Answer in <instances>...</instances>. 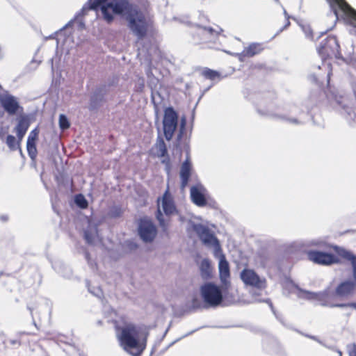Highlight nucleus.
Segmentation results:
<instances>
[{"mask_svg":"<svg viewBox=\"0 0 356 356\" xmlns=\"http://www.w3.org/2000/svg\"><path fill=\"white\" fill-rule=\"evenodd\" d=\"M100 8L104 19L108 23L113 20V14L121 15L127 22V26L138 40L147 34L148 23L144 13L127 0H88L75 18L88 10Z\"/></svg>","mask_w":356,"mask_h":356,"instance_id":"obj_1","label":"nucleus"},{"mask_svg":"<svg viewBox=\"0 0 356 356\" xmlns=\"http://www.w3.org/2000/svg\"><path fill=\"white\" fill-rule=\"evenodd\" d=\"M140 329L134 324H127L121 328L118 340L124 350L133 356H140L146 347L147 334L140 340Z\"/></svg>","mask_w":356,"mask_h":356,"instance_id":"obj_2","label":"nucleus"},{"mask_svg":"<svg viewBox=\"0 0 356 356\" xmlns=\"http://www.w3.org/2000/svg\"><path fill=\"white\" fill-rule=\"evenodd\" d=\"M337 249V253L342 258L350 261L353 267V280H346L339 284L335 289V296L347 298L353 296L356 291V256L351 252L345 249Z\"/></svg>","mask_w":356,"mask_h":356,"instance_id":"obj_3","label":"nucleus"},{"mask_svg":"<svg viewBox=\"0 0 356 356\" xmlns=\"http://www.w3.org/2000/svg\"><path fill=\"white\" fill-rule=\"evenodd\" d=\"M298 297L311 300H317L323 307H355L354 303L332 304L330 302V290L326 289L323 291L315 293L308 291L300 290Z\"/></svg>","mask_w":356,"mask_h":356,"instance_id":"obj_4","label":"nucleus"},{"mask_svg":"<svg viewBox=\"0 0 356 356\" xmlns=\"http://www.w3.org/2000/svg\"><path fill=\"white\" fill-rule=\"evenodd\" d=\"M323 60L327 58H341L340 47L336 37L330 35L323 40L317 48Z\"/></svg>","mask_w":356,"mask_h":356,"instance_id":"obj_5","label":"nucleus"},{"mask_svg":"<svg viewBox=\"0 0 356 356\" xmlns=\"http://www.w3.org/2000/svg\"><path fill=\"white\" fill-rule=\"evenodd\" d=\"M200 293L204 302L211 307H216L222 301V291L213 283H206L200 287Z\"/></svg>","mask_w":356,"mask_h":356,"instance_id":"obj_6","label":"nucleus"},{"mask_svg":"<svg viewBox=\"0 0 356 356\" xmlns=\"http://www.w3.org/2000/svg\"><path fill=\"white\" fill-rule=\"evenodd\" d=\"M192 229L196 233L204 245L207 246H213L215 248L216 253L220 250L218 240L207 226L200 223H193Z\"/></svg>","mask_w":356,"mask_h":356,"instance_id":"obj_7","label":"nucleus"},{"mask_svg":"<svg viewBox=\"0 0 356 356\" xmlns=\"http://www.w3.org/2000/svg\"><path fill=\"white\" fill-rule=\"evenodd\" d=\"M178 124V115L172 107L165 108L163 120V132L167 140H170Z\"/></svg>","mask_w":356,"mask_h":356,"instance_id":"obj_8","label":"nucleus"},{"mask_svg":"<svg viewBox=\"0 0 356 356\" xmlns=\"http://www.w3.org/2000/svg\"><path fill=\"white\" fill-rule=\"evenodd\" d=\"M222 31L220 27L213 29L197 26L195 31V40L196 42H211L215 41L218 35Z\"/></svg>","mask_w":356,"mask_h":356,"instance_id":"obj_9","label":"nucleus"},{"mask_svg":"<svg viewBox=\"0 0 356 356\" xmlns=\"http://www.w3.org/2000/svg\"><path fill=\"white\" fill-rule=\"evenodd\" d=\"M240 277L246 285L252 286L257 289L266 288V280L264 278H261L253 270H243L241 273Z\"/></svg>","mask_w":356,"mask_h":356,"instance_id":"obj_10","label":"nucleus"},{"mask_svg":"<svg viewBox=\"0 0 356 356\" xmlns=\"http://www.w3.org/2000/svg\"><path fill=\"white\" fill-rule=\"evenodd\" d=\"M157 230L152 221L141 220L138 225V234L141 239L146 242H152L156 236Z\"/></svg>","mask_w":356,"mask_h":356,"instance_id":"obj_11","label":"nucleus"},{"mask_svg":"<svg viewBox=\"0 0 356 356\" xmlns=\"http://www.w3.org/2000/svg\"><path fill=\"white\" fill-rule=\"evenodd\" d=\"M307 256L310 261L321 265H330L339 261L336 256L320 251H309Z\"/></svg>","mask_w":356,"mask_h":356,"instance_id":"obj_12","label":"nucleus"},{"mask_svg":"<svg viewBox=\"0 0 356 356\" xmlns=\"http://www.w3.org/2000/svg\"><path fill=\"white\" fill-rule=\"evenodd\" d=\"M0 102L4 110L9 115H15L19 108V104L17 99L9 94H3L0 95Z\"/></svg>","mask_w":356,"mask_h":356,"instance_id":"obj_13","label":"nucleus"},{"mask_svg":"<svg viewBox=\"0 0 356 356\" xmlns=\"http://www.w3.org/2000/svg\"><path fill=\"white\" fill-rule=\"evenodd\" d=\"M205 192V188L200 184L192 186L190 191L192 202L198 207L205 206L207 204Z\"/></svg>","mask_w":356,"mask_h":356,"instance_id":"obj_14","label":"nucleus"},{"mask_svg":"<svg viewBox=\"0 0 356 356\" xmlns=\"http://www.w3.org/2000/svg\"><path fill=\"white\" fill-rule=\"evenodd\" d=\"M161 207L164 213L167 216L173 215L177 212L176 207L168 187L161 198Z\"/></svg>","mask_w":356,"mask_h":356,"instance_id":"obj_15","label":"nucleus"},{"mask_svg":"<svg viewBox=\"0 0 356 356\" xmlns=\"http://www.w3.org/2000/svg\"><path fill=\"white\" fill-rule=\"evenodd\" d=\"M263 50L261 44L252 43L248 47L244 49L241 53L236 54L240 61H244L246 57L250 58L257 54H259Z\"/></svg>","mask_w":356,"mask_h":356,"instance_id":"obj_16","label":"nucleus"},{"mask_svg":"<svg viewBox=\"0 0 356 356\" xmlns=\"http://www.w3.org/2000/svg\"><path fill=\"white\" fill-rule=\"evenodd\" d=\"M219 274L220 278L223 284L225 286L229 283V264L226 261L224 255H222L219 261Z\"/></svg>","mask_w":356,"mask_h":356,"instance_id":"obj_17","label":"nucleus"},{"mask_svg":"<svg viewBox=\"0 0 356 356\" xmlns=\"http://www.w3.org/2000/svg\"><path fill=\"white\" fill-rule=\"evenodd\" d=\"M191 163L189 162L188 159L187 158L186 160L182 163V165L181 166V170H180L181 189H184L185 187L188 184V179L191 176Z\"/></svg>","mask_w":356,"mask_h":356,"instance_id":"obj_18","label":"nucleus"},{"mask_svg":"<svg viewBox=\"0 0 356 356\" xmlns=\"http://www.w3.org/2000/svg\"><path fill=\"white\" fill-rule=\"evenodd\" d=\"M200 275L204 280H208L212 277L213 268L208 259L202 260L200 265Z\"/></svg>","mask_w":356,"mask_h":356,"instance_id":"obj_19","label":"nucleus"},{"mask_svg":"<svg viewBox=\"0 0 356 356\" xmlns=\"http://www.w3.org/2000/svg\"><path fill=\"white\" fill-rule=\"evenodd\" d=\"M29 127V123L25 118H21L19 120L18 123L15 127L17 136L19 140H22L26 131Z\"/></svg>","mask_w":356,"mask_h":356,"instance_id":"obj_20","label":"nucleus"},{"mask_svg":"<svg viewBox=\"0 0 356 356\" xmlns=\"http://www.w3.org/2000/svg\"><path fill=\"white\" fill-rule=\"evenodd\" d=\"M35 140H27L26 142V149L29 154V156L31 159H35L37 156V149L35 145Z\"/></svg>","mask_w":356,"mask_h":356,"instance_id":"obj_21","label":"nucleus"},{"mask_svg":"<svg viewBox=\"0 0 356 356\" xmlns=\"http://www.w3.org/2000/svg\"><path fill=\"white\" fill-rule=\"evenodd\" d=\"M159 201H160V200L159 199L158 200V205H159ZM156 218L159 220V225L161 227L162 229L164 232H165L168 229V222L164 220L163 213H161V211L160 210V206H159V209H158V211H157V214H156Z\"/></svg>","mask_w":356,"mask_h":356,"instance_id":"obj_22","label":"nucleus"},{"mask_svg":"<svg viewBox=\"0 0 356 356\" xmlns=\"http://www.w3.org/2000/svg\"><path fill=\"white\" fill-rule=\"evenodd\" d=\"M74 201L76 204L81 209H86L88 205L86 199L81 194L76 195Z\"/></svg>","mask_w":356,"mask_h":356,"instance_id":"obj_23","label":"nucleus"},{"mask_svg":"<svg viewBox=\"0 0 356 356\" xmlns=\"http://www.w3.org/2000/svg\"><path fill=\"white\" fill-rule=\"evenodd\" d=\"M203 75L209 79L214 80L216 78H219L220 74L215 70H212L210 69H206L202 72Z\"/></svg>","mask_w":356,"mask_h":356,"instance_id":"obj_24","label":"nucleus"},{"mask_svg":"<svg viewBox=\"0 0 356 356\" xmlns=\"http://www.w3.org/2000/svg\"><path fill=\"white\" fill-rule=\"evenodd\" d=\"M157 154L159 156L163 157L167 153L166 145L163 140H161L156 145Z\"/></svg>","mask_w":356,"mask_h":356,"instance_id":"obj_25","label":"nucleus"},{"mask_svg":"<svg viewBox=\"0 0 356 356\" xmlns=\"http://www.w3.org/2000/svg\"><path fill=\"white\" fill-rule=\"evenodd\" d=\"M70 122L67 118V117L63 115V114H61L59 116V126H60V128L62 129V130H65V129H67L70 127Z\"/></svg>","mask_w":356,"mask_h":356,"instance_id":"obj_26","label":"nucleus"},{"mask_svg":"<svg viewBox=\"0 0 356 356\" xmlns=\"http://www.w3.org/2000/svg\"><path fill=\"white\" fill-rule=\"evenodd\" d=\"M6 144L12 150L16 149V139L12 135H8L6 138Z\"/></svg>","mask_w":356,"mask_h":356,"instance_id":"obj_27","label":"nucleus"},{"mask_svg":"<svg viewBox=\"0 0 356 356\" xmlns=\"http://www.w3.org/2000/svg\"><path fill=\"white\" fill-rule=\"evenodd\" d=\"M353 13L356 14V10L355 9H353ZM345 21L348 24L356 27V15L355 16V15H352V13H350V15H348L347 17L345 19Z\"/></svg>","mask_w":356,"mask_h":356,"instance_id":"obj_28","label":"nucleus"},{"mask_svg":"<svg viewBox=\"0 0 356 356\" xmlns=\"http://www.w3.org/2000/svg\"><path fill=\"white\" fill-rule=\"evenodd\" d=\"M84 237L88 243L92 244L94 243L95 235L91 234L88 230L84 232Z\"/></svg>","mask_w":356,"mask_h":356,"instance_id":"obj_29","label":"nucleus"},{"mask_svg":"<svg viewBox=\"0 0 356 356\" xmlns=\"http://www.w3.org/2000/svg\"><path fill=\"white\" fill-rule=\"evenodd\" d=\"M259 112L261 113L262 115H265L271 117L275 119H285V118L284 116L278 115V114H275L268 110L266 111V112H265V113H261V111L260 110H259Z\"/></svg>","mask_w":356,"mask_h":356,"instance_id":"obj_30","label":"nucleus"},{"mask_svg":"<svg viewBox=\"0 0 356 356\" xmlns=\"http://www.w3.org/2000/svg\"><path fill=\"white\" fill-rule=\"evenodd\" d=\"M39 131L37 128L32 130L28 136L27 140L36 141L38 136Z\"/></svg>","mask_w":356,"mask_h":356,"instance_id":"obj_31","label":"nucleus"},{"mask_svg":"<svg viewBox=\"0 0 356 356\" xmlns=\"http://www.w3.org/2000/svg\"><path fill=\"white\" fill-rule=\"evenodd\" d=\"M185 126H186V119L184 118H181V120L179 132L177 136L178 140H181L182 135L184 134V131L185 129Z\"/></svg>","mask_w":356,"mask_h":356,"instance_id":"obj_32","label":"nucleus"},{"mask_svg":"<svg viewBox=\"0 0 356 356\" xmlns=\"http://www.w3.org/2000/svg\"><path fill=\"white\" fill-rule=\"evenodd\" d=\"M88 285V291L92 293L94 296H97V297H100L102 294V290L97 287L96 289H95L94 290H92L90 287V286L88 285V284H87Z\"/></svg>","mask_w":356,"mask_h":356,"instance_id":"obj_33","label":"nucleus"},{"mask_svg":"<svg viewBox=\"0 0 356 356\" xmlns=\"http://www.w3.org/2000/svg\"><path fill=\"white\" fill-rule=\"evenodd\" d=\"M202 306V303L197 298H193L192 300L191 307L194 309H199Z\"/></svg>","mask_w":356,"mask_h":356,"instance_id":"obj_34","label":"nucleus"},{"mask_svg":"<svg viewBox=\"0 0 356 356\" xmlns=\"http://www.w3.org/2000/svg\"><path fill=\"white\" fill-rule=\"evenodd\" d=\"M302 30L307 38H312V31L309 26H302Z\"/></svg>","mask_w":356,"mask_h":356,"instance_id":"obj_35","label":"nucleus"},{"mask_svg":"<svg viewBox=\"0 0 356 356\" xmlns=\"http://www.w3.org/2000/svg\"><path fill=\"white\" fill-rule=\"evenodd\" d=\"M348 348H349V350H348L349 356H356V345L352 344V345L349 346Z\"/></svg>","mask_w":356,"mask_h":356,"instance_id":"obj_36","label":"nucleus"},{"mask_svg":"<svg viewBox=\"0 0 356 356\" xmlns=\"http://www.w3.org/2000/svg\"><path fill=\"white\" fill-rule=\"evenodd\" d=\"M312 245H316L318 247H321V248L325 247L327 245L326 243H325L324 242H323L321 241H312Z\"/></svg>","mask_w":356,"mask_h":356,"instance_id":"obj_37","label":"nucleus"},{"mask_svg":"<svg viewBox=\"0 0 356 356\" xmlns=\"http://www.w3.org/2000/svg\"><path fill=\"white\" fill-rule=\"evenodd\" d=\"M96 107V105L94 103V97H92L91 98V103L90 105V109H94Z\"/></svg>","mask_w":356,"mask_h":356,"instance_id":"obj_38","label":"nucleus"},{"mask_svg":"<svg viewBox=\"0 0 356 356\" xmlns=\"http://www.w3.org/2000/svg\"><path fill=\"white\" fill-rule=\"evenodd\" d=\"M289 25H290V22L289 21V19H286V24L284 26V27L282 29H280V32L282 31L284 29H286Z\"/></svg>","mask_w":356,"mask_h":356,"instance_id":"obj_39","label":"nucleus"},{"mask_svg":"<svg viewBox=\"0 0 356 356\" xmlns=\"http://www.w3.org/2000/svg\"><path fill=\"white\" fill-rule=\"evenodd\" d=\"M327 69L329 70V72H328V74H327V76H328V79H330V74H331V65L330 63H328L327 64Z\"/></svg>","mask_w":356,"mask_h":356,"instance_id":"obj_40","label":"nucleus"},{"mask_svg":"<svg viewBox=\"0 0 356 356\" xmlns=\"http://www.w3.org/2000/svg\"><path fill=\"white\" fill-rule=\"evenodd\" d=\"M75 20V19H72L70 20L65 26H64V29L66 28V27H68L70 26H71L73 23H74V21Z\"/></svg>","mask_w":356,"mask_h":356,"instance_id":"obj_41","label":"nucleus"},{"mask_svg":"<svg viewBox=\"0 0 356 356\" xmlns=\"http://www.w3.org/2000/svg\"><path fill=\"white\" fill-rule=\"evenodd\" d=\"M288 120L292 123H295V124L298 123V120L296 119H288Z\"/></svg>","mask_w":356,"mask_h":356,"instance_id":"obj_42","label":"nucleus"},{"mask_svg":"<svg viewBox=\"0 0 356 356\" xmlns=\"http://www.w3.org/2000/svg\"><path fill=\"white\" fill-rule=\"evenodd\" d=\"M284 15L286 17V19H289V16L288 13H286V10H284Z\"/></svg>","mask_w":356,"mask_h":356,"instance_id":"obj_43","label":"nucleus"},{"mask_svg":"<svg viewBox=\"0 0 356 356\" xmlns=\"http://www.w3.org/2000/svg\"><path fill=\"white\" fill-rule=\"evenodd\" d=\"M86 257L88 259V253L86 254Z\"/></svg>","mask_w":356,"mask_h":356,"instance_id":"obj_44","label":"nucleus"},{"mask_svg":"<svg viewBox=\"0 0 356 356\" xmlns=\"http://www.w3.org/2000/svg\"><path fill=\"white\" fill-rule=\"evenodd\" d=\"M270 307L273 309V305H272V303H271V302H270Z\"/></svg>","mask_w":356,"mask_h":356,"instance_id":"obj_45","label":"nucleus"},{"mask_svg":"<svg viewBox=\"0 0 356 356\" xmlns=\"http://www.w3.org/2000/svg\"><path fill=\"white\" fill-rule=\"evenodd\" d=\"M277 3H280V1L279 0H275Z\"/></svg>","mask_w":356,"mask_h":356,"instance_id":"obj_46","label":"nucleus"}]
</instances>
